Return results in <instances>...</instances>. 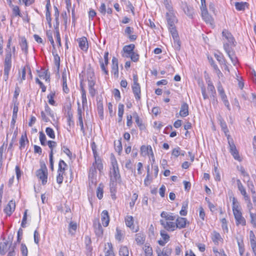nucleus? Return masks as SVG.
Listing matches in <instances>:
<instances>
[{"mask_svg": "<svg viewBox=\"0 0 256 256\" xmlns=\"http://www.w3.org/2000/svg\"><path fill=\"white\" fill-rule=\"evenodd\" d=\"M223 38L226 39L227 42H224V48L227 55L234 66L238 63V58L236 56L235 52L232 46H236V42L232 34L226 30H224L222 32Z\"/></svg>", "mask_w": 256, "mask_h": 256, "instance_id": "nucleus-1", "label": "nucleus"}, {"mask_svg": "<svg viewBox=\"0 0 256 256\" xmlns=\"http://www.w3.org/2000/svg\"><path fill=\"white\" fill-rule=\"evenodd\" d=\"M16 49L15 46L12 48L5 49V56L4 60L3 79L6 82L9 77V74L12 66V57H15Z\"/></svg>", "mask_w": 256, "mask_h": 256, "instance_id": "nucleus-2", "label": "nucleus"}, {"mask_svg": "<svg viewBox=\"0 0 256 256\" xmlns=\"http://www.w3.org/2000/svg\"><path fill=\"white\" fill-rule=\"evenodd\" d=\"M111 165L110 172V180L113 182H118L120 180V176L118 164L115 158H111Z\"/></svg>", "mask_w": 256, "mask_h": 256, "instance_id": "nucleus-3", "label": "nucleus"}, {"mask_svg": "<svg viewBox=\"0 0 256 256\" xmlns=\"http://www.w3.org/2000/svg\"><path fill=\"white\" fill-rule=\"evenodd\" d=\"M200 2L201 6L200 8L202 19L206 23L212 24L213 22V18L208 12L206 6V0H200Z\"/></svg>", "mask_w": 256, "mask_h": 256, "instance_id": "nucleus-4", "label": "nucleus"}, {"mask_svg": "<svg viewBox=\"0 0 256 256\" xmlns=\"http://www.w3.org/2000/svg\"><path fill=\"white\" fill-rule=\"evenodd\" d=\"M46 115L50 116L53 120L54 119V113L52 110V109L49 107L48 104H46L44 106V110H42L40 112V116L42 120L46 122H50V119L46 116Z\"/></svg>", "mask_w": 256, "mask_h": 256, "instance_id": "nucleus-5", "label": "nucleus"}, {"mask_svg": "<svg viewBox=\"0 0 256 256\" xmlns=\"http://www.w3.org/2000/svg\"><path fill=\"white\" fill-rule=\"evenodd\" d=\"M36 175L38 179L42 180V184H45L47 182L48 172L45 164L41 166V168L36 172Z\"/></svg>", "mask_w": 256, "mask_h": 256, "instance_id": "nucleus-6", "label": "nucleus"}, {"mask_svg": "<svg viewBox=\"0 0 256 256\" xmlns=\"http://www.w3.org/2000/svg\"><path fill=\"white\" fill-rule=\"evenodd\" d=\"M174 220H160V222L164 228L170 232H173L176 229V224L172 222Z\"/></svg>", "mask_w": 256, "mask_h": 256, "instance_id": "nucleus-7", "label": "nucleus"}, {"mask_svg": "<svg viewBox=\"0 0 256 256\" xmlns=\"http://www.w3.org/2000/svg\"><path fill=\"white\" fill-rule=\"evenodd\" d=\"M93 226L96 236H102L103 234V229L98 219L96 218L94 220Z\"/></svg>", "mask_w": 256, "mask_h": 256, "instance_id": "nucleus-8", "label": "nucleus"}, {"mask_svg": "<svg viewBox=\"0 0 256 256\" xmlns=\"http://www.w3.org/2000/svg\"><path fill=\"white\" fill-rule=\"evenodd\" d=\"M234 216L236 226L242 225L244 226L246 225V220L242 216V212L234 214Z\"/></svg>", "mask_w": 256, "mask_h": 256, "instance_id": "nucleus-9", "label": "nucleus"}, {"mask_svg": "<svg viewBox=\"0 0 256 256\" xmlns=\"http://www.w3.org/2000/svg\"><path fill=\"white\" fill-rule=\"evenodd\" d=\"M135 48V45L134 44H130L128 45L124 46L122 48V51L124 52L123 56L126 58H129L130 54L133 52Z\"/></svg>", "mask_w": 256, "mask_h": 256, "instance_id": "nucleus-10", "label": "nucleus"}, {"mask_svg": "<svg viewBox=\"0 0 256 256\" xmlns=\"http://www.w3.org/2000/svg\"><path fill=\"white\" fill-rule=\"evenodd\" d=\"M236 184L238 190L240 192L241 194L244 196V200L248 199V195L247 194L246 188L242 184V182L239 179L236 180Z\"/></svg>", "mask_w": 256, "mask_h": 256, "instance_id": "nucleus-11", "label": "nucleus"}, {"mask_svg": "<svg viewBox=\"0 0 256 256\" xmlns=\"http://www.w3.org/2000/svg\"><path fill=\"white\" fill-rule=\"evenodd\" d=\"M77 41L78 43V46L82 50L85 52L88 50V42L87 38L86 37L83 36L80 38H78L77 40Z\"/></svg>", "mask_w": 256, "mask_h": 256, "instance_id": "nucleus-12", "label": "nucleus"}, {"mask_svg": "<svg viewBox=\"0 0 256 256\" xmlns=\"http://www.w3.org/2000/svg\"><path fill=\"white\" fill-rule=\"evenodd\" d=\"M187 223L188 222L186 218L178 216L175 223L176 228L182 229L185 228Z\"/></svg>", "mask_w": 256, "mask_h": 256, "instance_id": "nucleus-13", "label": "nucleus"}, {"mask_svg": "<svg viewBox=\"0 0 256 256\" xmlns=\"http://www.w3.org/2000/svg\"><path fill=\"white\" fill-rule=\"evenodd\" d=\"M16 208L15 202L10 200L4 209V212L8 216H10Z\"/></svg>", "mask_w": 256, "mask_h": 256, "instance_id": "nucleus-14", "label": "nucleus"}, {"mask_svg": "<svg viewBox=\"0 0 256 256\" xmlns=\"http://www.w3.org/2000/svg\"><path fill=\"white\" fill-rule=\"evenodd\" d=\"M180 6L182 8L184 13L188 16L192 17L194 14L192 8L188 6L185 2H180Z\"/></svg>", "mask_w": 256, "mask_h": 256, "instance_id": "nucleus-15", "label": "nucleus"}, {"mask_svg": "<svg viewBox=\"0 0 256 256\" xmlns=\"http://www.w3.org/2000/svg\"><path fill=\"white\" fill-rule=\"evenodd\" d=\"M101 221L104 226L106 227L110 222V216L106 210H104L101 214Z\"/></svg>", "mask_w": 256, "mask_h": 256, "instance_id": "nucleus-16", "label": "nucleus"}, {"mask_svg": "<svg viewBox=\"0 0 256 256\" xmlns=\"http://www.w3.org/2000/svg\"><path fill=\"white\" fill-rule=\"evenodd\" d=\"M112 62V73L114 74V76L118 77V60L116 58L113 57Z\"/></svg>", "mask_w": 256, "mask_h": 256, "instance_id": "nucleus-17", "label": "nucleus"}, {"mask_svg": "<svg viewBox=\"0 0 256 256\" xmlns=\"http://www.w3.org/2000/svg\"><path fill=\"white\" fill-rule=\"evenodd\" d=\"M134 32V28L130 26H127L124 30V34L127 36L130 41H134L137 38V36L132 34Z\"/></svg>", "mask_w": 256, "mask_h": 256, "instance_id": "nucleus-18", "label": "nucleus"}, {"mask_svg": "<svg viewBox=\"0 0 256 256\" xmlns=\"http://www.w3.org/2000/svg\"><path fill=\"white\" fill-rule=\"evenodd\" d=\"M134 239L136 244L141 246L144 243L146 235L142 232L138 233L136 234Z\"/></svg>", "mask_w": 256, "mask_h": 256, "instance_id": "nucleus-19", "label": "nucleus"}, {"mask_svg": "<svg viewBox=\"0 0 256 256\" xmlns=\"http://www.w3.org/2000/svg\"><path fill=\"white\" fill-rule=\"evenodd\" d=\"M166 19L168 26H172L173 25H174L176 20L174 10L172 12H166Z\"/></svg>", "mask_w": 256, "mask_h": 256, "instance_id": "nucleus-20", "label": "nucleus"}, {"mask_svg": "<svg viewBox=\"0 0 256 256\" xmlns=\"http://www.w3.org/2000/svg\"><path fill=\"white\" fill-rule=\"evenodd\" d=\"M125 223L126 226L128 227L131 230L134 232H137V230H134V218L131 216H126L124 218Z\"/></svg>", "mask_w": 256, "mask_h": 256, "instance_id": "nucleus-21", "label": "nucleus"}, {"mask_svg": "<svg viewBox=\"0 0 256 256\" xmlns=\"http://www.w3.org/2000/svg\"><path fill=\"white\" fill-rule=\"evenodd\" d=\"M232 210L233 214H235L238 212H241V208L238 202L237 199L234 198H232Z\"/></svg>", "mask_w": 256, "mask_h": 256, "instance_id": "nucleus-22", "label": "nucleus"}, {"mask_svg": "<svg viewBox=\"0 0 256 256\" xmlns=\"http://www.w3.org/2000/svg\"><path fill=\"white\" fill-rule=\"evenodd\" d=\"M132 92L136 100L140 98V87L139 84H133L132 86Z\"/></svg>", "mask_w": 256, "mask_h": 256, "instance_id": "nucleus-23", "label": "nucleus"}, {"mask_svg": "<svg viewBox=\"0 0 256 256\" xmlns=\"http://www.w3.org/2000/svg\"><path fill=\"white\" fill-rule=\"evenodd\" d=\"M160 236L162 239L158 240V244L163 246L169 240L170 236L164 230L160 232Z\"/></svg>", "mask_w": 256, "mask_h": 256, "instance_id": "nucleus-24", "label": "nucleus"}, {"mask_svg": "<svg viewBox=\"0 0 256 256\" xmlns=\"http://www.w3.org/2000/svg\"><path fill=\"white\" fill-rule=\"evenodd\" d=\"M104 251L105 256H114L112 246L111 243L107 242L105 244Z\"/></svg>", "mask_w": 256, "mask_h": 256, "instance_id": "nucleus-25", "label": "nucleus"}, {"mask_svg": "<svg viewBox=\"0 0 256 256\" xmlns=\"http://www.w3.org/2000/svg\"><path fill=\"white\" fill-rule=\"evenodd\" d=\"M180 115L182 117H186L188 115V106L186 103L182 104L180 111Z\"/></svg>", "mask_w": 256, "mask_h": 256, "instance_id": "nucleus-26", "label": "nucleus"}, {"mask_svg": "<svg viewBox=\"0 0 256 256\" xmlns=\"http://www.w3.org/2000/svg\"><path fill=\"white\" fill-rule=\"evenodd\" d=\"M12 246V244L8 245V242H4L0 243V254L4 255L8 250V247Z\"/></svg>", "mask_w": 256, "mask_h": 256, "instance_id": "nucleus-27", "label": "nucleus"}, {"mask_svg": "<svg viewBox=\"0 0 256 256\" xmlns=\"http://www.w3.org/2000/svg\"><path fill=\"white\" fill-rule=\"evenodd\" d=\"M212 240L214 244L218 245L220 242H222L223 240L218 232H214L212 234Z\"/></svg>", "mask_w": 256, "mask_h": 256, "instance_id": "nucleus-28", "label": "nucleus"}, {"mask_svg": "<svg viewBox=\"0 0 256 256\" xmlns=\"http://www.w3.org/2000/svg\"><path fill=\"white\" fill-rule=\"evenodd\" d=\"M142 250L145 256H153L152 248L149 244L146 243L143 246Z\"/></svg>", "mask_w": 256, "mask_h": 256, "instance_id": "nucleus-29", "label": "nucleus"}, {"mask_svg": "<svg viewBox=\"0 0 256 256\" xmlns=\"http://www.w3.org/2000/svg\"><path fill=\"white\" fill-rule=\"evenodd\" d=\"M62 89L63 91L66 93L68 94L69 92V88L67 85V76L66 73L64 72L62 74Z\"/></svg>", "mask_w": 256, "mask_h": 256, "instance_id": "nucleus-30", "label": "nucleus"}, {"mask_svg": "<svg viewBox=\"0 0 256 256\" xmlns=\"http://www.w3.org/2000/svg\"><path fill=\"white\" fill-rule=\"evenodd\" d=\"M28 140L26 134L22 135L20 140V149L22 150L25 148L26 146L28 144Z\"/></svg>", "mask_w": 256, "mask_h": 256, "instance_id": "nucleus-31", "label": "nucleus"}, {"mask_svg": "<svg viewBox=\"0 0 256 256\" xmlns=\"http://www.w3.org/2000/svg\"><path fill=\"white\" fill-rule=\"evenodd\" d=\"M124 231L120 230L118 228H116L115 238L118 242H121L124 238Z\"/></svg>", "mask_w": 256, "mask_h": 256, "instance_id": "nucleus-32", "label": "nucleus"}, {"mask_svg": "<svg viewBox=\"0 0 256 256\" xmlns=\"http://www.w3.org/2000/svg\"><path fill=\"white\" fill-rule=\"evenodd\" d=\"M152 149L150 146H142L140 148V154L144 156L149 155L150 152H152Z\"/></svg>", "mask_w": 256, "mask_h": 256, "instance_id": "nucleus-33", "label": "nucleus"}, {"mask_svg": "<svg viewBox=\"0 0 256 256\" xmlns=\"http://www.w3.org/2000/svg\"><path fill=\"white\" fill-rule=\"evenodd\" d=\"M80 92L82 94V108H84L85 106H87V99L86 96V92L84 89V87L82 86H80Z\"/></svg>", "mask_w": 256, "mask_h": 256, "instance_id": "nucleus-34", "label": "nucleus"}, {"mask_svg": "<svg viewBox=\"0 0 256 256\" xmlns=\"http://www.w3.org/2000/svg\"><path fill=\"white\" fill-rule=\"evenodd\" d=\"M20 45L22 50L26 54L28 52V46L26 42V40L25 38H22L20 42Z\"/></svg>", "mask_w": 256, "mask_h": 256, "instance_id": "nucleus-35", "label": "nucleus"}, {"mask_svg": "<svg viewBox=\"0 0 256 256\" xmlns=\"http://www.w3.org/2000/svg\"><path fill=\"white\" fill-rule=\"evenodd\" d=\"M10 7L12 8L13 16L22 17V14H21L20 8L18 6H14L13 4L10 6Z\"/></svg>", "mask_w": 256, "mask_h": 256, "instance_id": "nucleus-36", "label": "nucleus"}, {"mask_svg": "<svg viewBox=\"0 0 256 256\" xmlns=\"http://www.w3.org/2000/svg\"><path fill=\"white\" fill-rule=\"evenodd\" d=\"M99 62L100 64V67L102 70L106 75H108V71L106 68V66L108 64H106V62H104L102 58L99 59Z\"/></svg>", "mask_w": 256, "mask_h": 256, "instance_id": "nucleus-37", "label": "nucleus"}, {"mask_svg": "<svg viewBox=\"0 0 256 256\" xmlns=\"http://www.w3.org/2000/svg\"><path fill=\"white\" fill-rule=\"evenodd\" d=\"M160 216L163 218V219L161 220H174L176 218L174 216L168 214V212L164 211L162 212Z\"/></svg>", "mask_w": 256, "mask_h": 256, "instance_id": "nucleus-38", "label": "nucleus"}, {"mask_svg": "<svg viewBox=\"0 0 256 256\" xmlns=\"http://www.w3.org/2000/svg\"><path fill=\"white\" fill-rule=\"evenodd\" d=\"M95 158V162L93 164V166L92 167L94 168L95 169H98L100 171H101L103 169V165L102 162V161L99 158Z\"/></svg>", "mask_w": 256, "mask_h": 256, "instance_id": "nucleus-39", "label": "nucleus"}, {"mask_svg": "<svg viewBox=\"0 0 256 256\" xmlns=\"http://www.w3.org/2000/svg\"><path fill=\"white\" fill-rule=\"evenodd\" d=\"M247 3L246 2H236L234 6L236 10L238 11L244 10Z\"/></svg>", "mask_w": 256, "mask_h": 256, "instance_id": "nucleus-40", "label": "nucleus"}, {"mask_svg": "<svg viewBox=\"0 0 256 256\" xmlns=\"http://www.w3.org/2000/svg\"><path fill=\"white\" fill-rule=\"evenodd\" d=\"M188 207V202L186 201L183 202L182 208L180 212V214L182 216H186L187 214V208Z\"/></svg>", "mask_w": 256, "mask_h": 256, "instance_id": "nucleus-41", "label": "nucleus"}, {"mask_svg": "<svg viewBox=\"0 0 256 256\" xmlns=\"http://www.w3.org/2000/svg\"><path fill=\"white\" fill-rule=\"evenodd\" d=\"M214 57L220 64H225L226 60L222 53L214 54Z\"/></svg>", "mask_w": 256, "mask_h": 256, "instance_id": "nucleus-42", "label": "nucleus"}, {"mask_svg": "<svg viewBox=\"0 0 256 256\" xmlns=\"http://www.w3.org/2000/svg\"><path fill=\"white\" fill-rule=\"evenodd\" d=\"M55 96L54 92H50L48 95L47 98L48 99V103L52 106H56V102L54 100V96Z\"/></svg>", "mask_w": 256, "mask_h": 256, "instance_id": "nucleus-43", "label": "nucleus"}, {"mask_svg": "<svg viewBox=\"0 0 256 256\" xmlns=\"http://www.w3.org/2000/svg\"><path fill=\"white\" fill-rule=\"evenodd\" d=\"M220 96V98H221L222 101L223 102L224 106L227 108L229 110H230V104L227 98V96H226V94H225V93L223 94H221Z\"/></svg>", "mask_w": 256, "mask_h": 256, "instance_id": "nucleus-44", "label": "nucleus"}, {"mask_svg": "<svg viewBox=\"0 0 256 256\" xmlns=\"http://www.w3.org/2000/svg\"><path fill=\"white\" fill-rule=\"evenodd\" d=\"M103 189L104 186L102 184H100L96 190V196L100 200L102 199L103 197Z\"/></svg>", "mask_w": 256, "mask_h": 256, "instance_id": "nucleus-45", "label": "nucleus"}, {"mask_svg": "<svg viewBox=\"0 0 256 256\" xmlns=\"http://www.w3.org/2000/svg\"><path fill=\"white\" fill-rule=\"evenodd\" d=\"M119 254L120 256H128L129 252L128 248L126 246H121L120 249Z\"/></svg>", "mask_w": 256, "mask_h": 256, "instance_id": "nucleus-46", "label": "nucleus"}, {"mask_svg": "<svg viewBox=\"0 0 256 256\" xmlns=\"http://www.w3.org/2000/svg\"><path fill=\"white\" fill-rule=\"evenodd\" d=\"M66 167V164L63 160H60L58 162V171L65 172Z\"/></svg>", "mask_w": 256, "mask_h": 256, "instance_id": "nucleus-47", "label": "nucleus"}, {"mask_svg": "<svg viewBox=\"0 0 256 256\" xmlns=\"http://www.w3.org/2000/svg\"><path fill=\"white\" fill-rule=\"evenodd\" d=\"M237 242L238 246L239 254L240 256H242L244 254L245 250L244 243L242 240L240 242L239 240H238Z\"/></svg>", "mask_w": 256, "mask_h": 256, "instance_id": "nucleus-48", "label": "nucleus"}, {"mask_svg": "<svg viewBox=\"0 0 256 256\" xmlns=\"http://www.w3.org/2000/svg\"><path fill=\"white\" fill-rule=\"evenodd\" d=\"M163 2L165 8L169 12H172L174 10L171 4L170 0H164Z\"/></svg>", "mask_w": 256, "mask_h": 256, "instance_id": "nucleus-49", "label": "nucleus"}, {"mask_svg": "<svg viewBox=\"0 0 256 256\" xmlns=\"http://www.w3.org/2000/svg\"><path fill=\"white\" fill-rule=\"evenodd\" d=\"M208 91L211 92L212 96L214 97L216 92L214 86L210 80L208 82Z\"/></svg>", "mask_w": 256, "mask_h": 256, "instance_id": "nucleus-50", "label": "nucleus"}, {"mask_svg": "<svg viewBox=\"0 0 256 256\" xmlns=\"http://www.w3.org/2000/svg\"><path fill=\"white\" fill-rule=\"evenodd\" d=\"M39 135H40L39 138H40V144L43 146H46V136L45 134L42 132H40Z\"/></svg>", "mask_w": 256, "mask_h": 256, "instance_id": "nucleus-51", "label": "nucleus"}, {"mask_svg": "<svg viewBox=\"0 0 256 256\" xmlns=\"http://www.w3.org/2000/svg\"><path fill=\"white\" fill-rule=\"evenodd\" d=\"M65 172L58 171V175L56 176V182L58 184H62L64 180V176Z\"/></svg>", "mask_w": 256, "mask_h": 256, "instance_id": "nucleus-52", "label": "nucleus"}, {"mask_svg": "<svg viewBox=\"0 0 256 256\" xmlns=\"http://www.w3.org/2000/svg\"><path fill=\"white\" fill-rule=\"evenodd\" d=\"M174 40L175 46H177L178 48L180 46V42L179 41L178 36L177 32L171 34Z\"/></svg>", "mask_w": 256, "mask_h": 256, "instance_id": "nucleus-53", "label": "nucleus"}, {"mask_svg": "<svg viewBox=\"0 0 256 256\" xmlns=\"http://www.w3.org/2000/svg\"><path fill=\"white\" fill-rule=\"evenodd\" d=\"M180 155V148L178 146L174 148L172 152V156L174 158H178Z\"/></svg>", "mask_w": 256, "mask_h": 256, "instance_id": "nucleus-54", "label": "nucleus"}, {"mask_svg": "<svg viewBox=\"0 0 256 256\" xmlns=\"http://www.w3.org/2000/svg\"><path fill=\"white\" fill-rule=\"evenodd\" d=\"M20 250L22 256H28V250L25 244H22L20 245Z\"/></svg>", "mask_w": 256, "mask_h": 256, "instance_id": "nucleus-55", "label": "nucleus"}, {"mask_svg": "<svg viewBox=\"0 0 256 256\" xmlns=\"http://www.w3.org/2000/svg\"><path fill=\"white\" fill-rule=\"evenodd\" d=\"M46 134L51 138H55L54 132L52 128H46Z\"/></svg>", "mask_w": 256, "mask_h": 256, "instance_id": "nucleus-56", "label": "nucleus"}, {"mask_svg": "<svg viewBox=\"0 0 256 256\" xmlns=\"http://www.w3.org/2000/svg\"><path fill=\"white\" fill-rule=\"evenodd\" d=\"M131 60L134 62H137L139 60L140 56L136 52H134L130 54V57Z\"/></svg>", "mask_w": 256, "mask_h": 256, "instance_id": "nucleus-57", "label": "nucleus"}, {"mask_svg": "<svg viewBox=\"0 0 256 256\" xmlns=\"http://www.w3.org/2000/svg\"><path fill=\"white\" fill-rule=\"evenodd\" d=\"M158 256H170V251L168 249H164L162 250H157Z\"/></svg>", "mask_w": 256, "mask_h": 256, "instance_id": "nucleus-58", "label": "nucleus"}, {"mask_svg": "<svg viewBox=\"0 0 256 256\" xmlns=\"http://www.w3.org/2000/svg\"><path fill=\"white\" fill-rule=\"evenodd\" d=\"M214 175L216 180L218 182L220 180V175L218 168L216 166H214Z\"/></svg>", "mask_w": 256, "mask_h": 256, "instance_id": "nucleus-59", "label": "nucleus"}, {"mask_svg": "<svg viewBox=\"0 0 256 256\" xmlns=\"http://www.w3.org/2000/svg\"><path fill=\"white\" fill-rule=\"evenodd\" d=\"M228 148H229V151L232 154V153H234V152H236L237 150H238L236 148V146L234 142H230V144H228Z\"/></svg>", "mask_w": 256, "mask_h": 256, "instance_id": "nucleus-60", "label": "nucleus"}, {"mask_svg": "<svg viewBox=\"0 0 256 256\" xmlns=\"http://www.w3.org/2000/svg\"><path fill=\"white\" fill-rule=\"evenodd\" d=\"M88 80H95L94 73L92 70H90L87 72L86 74Z\"/></svg>", "mask_w": 256, "mask_h": 256, "instance_id": "nucleus-61", "label": "nucleus"}, {"mask_svg": "<svg viewBox=\"0 0 256 256\" xmlns=\"http://www.w3.org/2000/svg\"><path fill=\"white\" fill-rule=\"evenodd\" d=\"M96 178V171L95 169V167H91L90 170V172L88 174V178Z\"/></svg>", "mask_w": 256, "mask_h": 256, "instance_id": "nucleus-62", "label": "nucleus"}, {"mask_svg": "<svg viewBox=\"0 0 256 256\" xmlns=\"http://www.w3.org/2000/svg\"><path fill=\"white\" fill-rule=\"evenodd\" d=\"M250 222L254 226H256V214L252 213L251 212H250Z\"/></svg>", "mask_w": 256, "mask_h": 256, "instance_id": "nucleus-63", "label": "nucleus"}, {"mask_svg": "<svg viewBox=\"0 0 256 256\" xmlns=\"http://www.w3.org/2000/svg\"><path fill=\"white\" fill-rule=\"evenodd\" d=\"M15 246H10L8 247V254L7 256H15L16 253L14 252Z\"/></svg>", "mask_w": 256, "mask_h": 256, "instance_id": "nucleus-64", "label": "nucleus"}]
</instances>
